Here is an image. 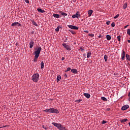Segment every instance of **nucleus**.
<instances>
[{"label":"nucleus","mask_w":130,"mask_h":130,"mask_svg":"<svg viewBox=\"0 0 130 130\" xmlns=\"http://www.w3.org/2000/svg\"><path fill=\"white\" fill-rule=\"evenodd\" d=\"M41 50H42V48H41V47H39L37 49V50L34 52L35 56L34 59V61L35 62H36V61H37V59H38V57H39V54H40Z\"/></svg>","instance_id":"obj_1"},{"label":"nucleus","mask_w":130,"mask_h":130,"mask_svg":"<svg viewBox=\"0 0 130 130\" xmlns=\"http://www.w3.org/2000/svg\"><path fill=\"white\" fill-rule=\"evenodd\" d=\"M45 112H49L50 113H59V112L57 109H54V108H50L48 109H46L44 110Z\"/></svg>","instance_id":"obj_2"},{"label":"nucleus","mask_w":130,"mask_h":130,"mask_svg":"<svg viewBox=\"0 0 130 130\" xmlns=\"http://www.w3.org/2000/svg\"><path fill=\"white\" fill-rule=\"evenodd\" d=\"M32 80L33 82H35V83H37V82H38L39 80V74L38 73H36L34 74L32 76Z\"/></svg>","instance_id":"obj_3"},{"label":"nucleus","mask_w":130,"mask_h":130,"mask_svg":"<svg viewBox=\"0 0 130 130\" xmlns=\"http://www.w3.org/2000/svg\"><path fill=\"white\" fill-rule=\"evenodd\" d=\"M62 46H63V47L64 48H66V49H67V50H68L69 51L72 50V49H71V46L67 44L66 43H63L62 44Z\"/></svg>","instance_id":"obj_4"},{"label":"nucleus","mask_w":130,"mask_h":130,"mask_svg":"<svg viewBox=\"0 0 130 130\" xmlns=\"http://www.w3.org/2000/svg\"><path fill=\"white\" fill-rule=\"evenodd\" d=\"M11 26H12V27H16V26H18V27H19L22 26V24L17 22L12 23Z\"/></svg>","instance_id":"obj_5"},{"label":"nucleus","mask_w":130,"mask_h":130,"mask_svg":"<svg viewBox=\"0 0 130 130\" xmlns=\"http://www.w3.org/2000/svg\"><path fill=\"white\" fill-rule=\"evenodd\" d=\"M68 27L70 28V29H72L73 30H78V29H79V27H78V26H76L72 25H68Z\"/></svg>","instance_id":"obj_6"},{"label":"nucleus","mask_w":130,"mask_h":130,"mask_svg":"<svg viewBox=\"0 0 130 130\" xmlns=\"http://www.w3.org/2000/svg\"><path fill=\"white\" fill-rule=\"evenodd\" d=\"M121 55V59L124 60V58H125V52L124 51V50H122V53Z\"/></svg>","instance_id":"obj_7"},{"label":"nucleus","mask_w":130,"mask_h":130,"mask_svg":"<svg viewBox=\"0 0 130 130\" xmlns=\"http://www.w3.org/2000/svg\"><path fill=\"white\" fill-rule=\"evenodd\" d=\"M129 108V106H128V105H126L122 107L121 110H123V111L126 110V109H127Z\"/></svg>","instance_id":"obj_8"},{"label":"nucleus","mask_w":130,"mask_h":130,"mask_svg":"<svg viewBox=\"0 0 130 130\" xmlns=\"http://www.w3.org/2000/svg\"><path fill=\"white\" fill-rule=\"evenodd\" d=\"M79 17H80V13L79 12H77L76 14L72 15V18H79Z\"/></svg>","instance_id":"obj_9"},{"label":"nucleus","mask_w":130,"mask_h":130,"mask_svg":"<svg viewBox=\"0 0 130 130\" xmlns=\"http://www.w3.org/2000/svg\"><path fill=\"white\" fill-rule=\"evenodd\" d=\"M58 128L59 130H66V127H63V126L62 125H61V124L59 125Z\"/></svg>","instance_id":"obj_10"},{"label":"nucleus","mask_w":130,"mask_h":130,"mask_svg":"<svg viewBox=\"0 0 130 130\" xmlns=\"http://www.w3.org/2000/svg\"><path fill=\"white\" fill-rule=\"evenodd\" d=\"M33 46H34V42L31 41L30 42H29V48H33Z\"/></svg>","instance_id":"obj_11"},{"label":"nucleus","mask_w":130,"mask_h":130,"mask_svg":"<svg viewBox=\"0 0 130 130\" xmlns=\"http://www.w3.org/2000/svg\"><path fill=\"white\" fill-rule=\"evenodd\" d=\"M52 124L53 125H54V126H56V127H57V128H58L59 125H60V124L56 122H52Z\"/></svg>","instance_id":"obj_12"},{"label":"nucleus","mask_w":130,"mask_h":130,"mask_svg":"<svg viewBox=\"0 0 130 130\" xmlns=\"http://www.w3.org/2000/svg\"><path fill=\"white\" fill-rule=\"evenodd\" d=\"M83 95L86 97V98H87V99H89V98L91 97V95H90L89 93H84Z\"/></svg>","instance_id":"obj_13"},{"label":"nucleus","mask_w":130,"mask_h":130,"mask_svg":"<svg viewBox=\"0 0 130 130\" xmlns=\"http://www.w3.org/2000/svg\"><path fill=\"white\" fill-rule=\"evenodd\" d=\"M71 72L73 74H78V70L77 69H72L71 70Z\"/></svg>","instance_id":"obj_14"},{"label":"nucleus","mask_w":130,"mask_h":130,"mask_svg":"<svg viewBox=\"0 0 130 130\" xmlns=\"http://www.w3.org/2000/svg\"><path fill=\"white\" fill-rule=\"evenodd\" d=\"M88 16L91 17L92 16V14H93V11L92 10H90L88 12Z\"/></svg>","instance_id":"obj_15"},{"label":"nucleus","mask_w":130,"mask_h":130,"mask_svg":"<svg viewBox=\"0 0 130 130\" xmlns=\"http://www.w3.org/2000/svg\"><path fill=\"white\" fill-rule=\"evenodd\" d=\"M37 10L39 13H45V11L42 10L41 8H38Z\"/></svg>","instance_id":"obj_16"},{"label":"nucleus","mask_w":130,"mask_h":130,"mask_svg":"<svg viewBox=\"0 0 130 130\" xmlns=\"http://www.w3.org/2000/svg\"><path fill=\"white\" fill-rule=\"evenodd\" d=\"M91 51H88L87 54V58H89V57H91Z\"/></svg>","instance_id":"obj_17"},{"label":"nucleus","mask_w":130,"mask_h":130,"mask_svg":"<svg viewBox=\"0 0 130 130\" xmlns=\"http://www.w3.org/2000/svg\"><path fill=\"white\" fill-rule=\"evenodd\" d=\"M60 13H61L62 16H63V17H66V16H68V14L64 12H63L62 11H60Z\"/></svg>","instance_id":"obj_18"},{"label":"nucleus","mask_w":130,"mask_h":130,"mask_svg":"<svg viewBox=\"0 0 130 130\" xmlns=\"http://www.w3.org/2000/svg\"><path fill=\"white\" fill-rule=\"evenodd\" d=\"M61 79V76H60V75H58L57 76V82H59Z\"/></svg>","instance_id":"obj_19"},{"label":"nucleus","mask_w":130,"mask_h":130,"mask_svg":"<svg viewBox=\"0 0 130 130\" xmlns=\"http://www.w3.org/2000/svg\"><path fill=\"white\" fill-rule=\"evenodd\" d=\"M121 123H123L124 122H126V121H127V119L125 118V119H123L122 120H120Z\"/></svg>","instance_id":"obj_20"},{"label":"nucleus","mask_w":130,"mask_h":130,"mask_svg":"<svg viewBox=\"0 0 130 130\" xmlns=\"http://www.w3.org/2000/svg\"><path fill=\"white\" fill-rule=\"evenodd\" d=\"M123 8L124 10H125V9H126V8H127V3H125L124 4Z\"/></svg>","instance_id":"obj_21"},{"label":"nucleus","mask_w":130,"mask_h":130,"mask_svg":"<svg viewBox=\"0 0 130 130\" xmlns=\"http://www.w3.org/2000/svg\"><path fill=\"white\" fill-rule=\"evenodd\" d=\"M53 17H54V18H57V19H58V18H59V15L57 14H54Z\"/></svg>","instance_id":"obj_22"},{"label":"nucleus","mask_w":130,"mask_h":130,"mask_svg":"<svg viewBox=\"0 0 130 130\" xmlns=\"http://www.w3.org/2000/svg\"><path fill=\"white\" fill-rule=\"evenodd\" d=\"M44 68V62L42 61L41 63V69L42 70Z\"/></svg>","instance_id":"obj_23"},{"label":"nucleus","mask_w":130,"mask_h":130,"mask_svg":"<svg viewBox=\"0 0 130 130\" xmlns=\"http://www.w3.org/2000/svg\"><path fill=\"white\" fill-rule=\"evenodd\" d=\"M31 22L32 23V24H34L35 26H38V24H37V23L35 21H34V20H31Z\"/></svg>","instance_id":"obj_24"},{"label":"nucleus","mask_w":130,"mask_h":130,"mask_svg":"<svg viewBox=\"0 0 130 130\" xmlns=\"http://www.w3.org/2000/svg\"><path fill=\"white\" fill-rule=\"evenodd\" d=\"M106 37H107V40H110L111 39V36H110V35H107L106 36Z\"/></svg>","instance_id":"obj_25"},{"label":"nucleus","mask_w":130,"mask_h":130,"mask_svg":"<svg viewBox=\"0 0 130 130\" xmlns=\"http://www.w3.org/2000/svg\"><path fill=\"white\" fill-rule=\"evenodd\" d=\"M126 58L127 59V60H129V61H130V56H129V55L126 54Z\"/></svg>","instance_id":"obj_26"},{"label":"nucleus","mask_w":130,"mask_h":130,"mask_svg":"<svg viewBox=\"0 0 130 130\" xmlns=\"http://www.w3.org/2000/svg\"><path fill=\"white\" fill-rule=\"evenodd\" d=\"M101 99H102V100H103V101H108L107 99H106V98H105L104 96H102Z\"/></svg>","instance_id":"obj_27"},{"label":"nucleus","mask_w":130,"mask_h":130,"mask_svg":"<svg viewBox=\"0 0 130 130\" xmlns=\"http://www.w3.org/2000/svg\"><path fill=\"white\" fill-rule=\"evenodd\" d=\"M108 59V56H107V55H105L104 59L106 62L107 61Z\"/></svg>","instance_id":"obj_28"},{"label":"nucleus","mask_w":130,"mask_h":130,"mask_svg":"<svg viewBox=\"0 0 130 130\" xmlns=\"http://www.w3.org/2000/svg\"><path fill=\"white\" fill-rule=\"evenodd\" d=\"M42 128H44V129H45V130L48 129V127H47L44 126V125H42Z\"/></svg>","instance_id":"obj_29"},{"label":"nucleus","mask_w":130,"mask_h":130,"mask_svg":"<svg viewBox=\"0 0 130 130\" xmlns=\"http://www.w3.org/2000/svg\"><path fill=\"white\" fill-rule=\"evenodd\" d=\"M59 28H60V26H58L56 29H55V31L56 32H58L59 31Z\"/></svg>","instance_id":"obj_30"},{"label":"nucleus","mask_w":130,"mask_h":130,"mask_svg":"<svg viewBox=\"0 0 130 130\" xmlns=\"http://www.w3.org/2000/svg\"><path fill=\"white\" fill-rule=\"evenodd\" d=\"M119 17V14H117L114 17V19H117Z\"/></svg>","instance_id":"obj_31"},{"label":"nucleus","mask_w":130,"mask_h":130,"mask_svg":"<svg viewBox=\"0 0 130 130\" xmlns=\"http://www.w3.org/2000/svg\"><path fill=\"white\" fill-rule=\"evenodd\" d=\"M88 36H90V37H94V34H89Z\"/></svg>","instance_id":"obj_32"},{"label":"nucleus","mask_w":130,"mask_h":130,"mask_svg":"<svg viewBox=\"0 0 130 130\" xmlns=\"http://www.w3.org/2000/svg\"><path fill=\"white\" fill-rule=\"evenodd\" d=\"M82 101V100H77L76 101V102H77V103H80V102H81Z\"/></svg>","instance_id":"obj_33"},{"label":"nucleus","mask_w":130,"mask_h":130,"mask_svg":"<svg viewBox=\"0 0 130 130\" xmlns=\"http://www.w3.org/2000/svg\"><path fill=\"white\" fill-rule=\"evenodd\" d=\"M115 23L114 22H112V23L111 24V27H115Z\"/></svg>","instance_id":"obj_34"},{"label":"nucleus","mask_w":130,"mask_h":130,"mask_svg":"<svg viewBox=\"0 0 130 130\" xmlns=\"http://www.w3.org/2000/svg\"><path fill=\"white\" fill-rule=\"evenodd\" d=\"M71 70H72V69H71V68L69 67L67 68V72H70V71H71Z\"/></svg>","instance_id":"obj_35"},{"label":"nucleus","mask_w":130,"mask_h":130,"mask_svg":"<svg viewBox=\"0 0 130 130\" xmlns=\"http://www.w3.org/2000/svg\"><path fill=\"white\" fill-rule=\"evenodd\" d=\"M106 122H107L106 121H105V120H103L102 123V124H105V123H106Z\"/></svg>","instance_id":"obj_36"},{"label":"nucleus","mask_w":130,"mask_h":130,"mask_svg":"<svg viewBox=\"0 0 130 130\" xmlns=\"http://www.w3.org/2000/svg\"><path fill=\"white\" fill-rule=\"evenodd\" d=\"M117 39L118 41H120V36H118L117 37Z\"/></svg>","instance_id":"obj_37"},{"label":"nucleus","mask_w":130,"mask_h":130,"mask_svg":"<svg viewBox=\"0 0 130 130\" xmlns=\"http://www.w3.org/2000/svg\"><path fill=\"white\" fill-rule=\"evenodd\" d=\"M64 78H68V75H67L66 73H64Z\"/></svg>","instance_id":"obj_38"},{"label":"nucleus","mask_w":130,"mask_h":130,"mask_svg":"<svg viewBox=\"0 0 130 130\" xmlns=\"http://www.w3.org/2000/svg\"><path fill=\"white\" fill-rule=\"evenodd\" d=\"M106 24H107V25H109V24H110V21H107L106 22Z\"/></svg>","instance_id":"obj_39"},{"label":"nucleus","mask_w":130,"mask_h":130,"mask_svg":"<svg viewBox=\"0 0 130 130\" xmlns=\"http://www.w3.org/2000/svg\"><path fill=\"white\" fill-rule=\"evenodd\" d=\"M26 4H29V0H24Z\"/></svg>","instance_id":"obj_40"},{"label":"nucleus","mask_w":130,"mask_h":130,"mask_svg":"<svg viewBox=\"0 0 130 130\" xmlns=\"http://www.w3.org/2000/svg\"><path fill=\"white\" fill-rule=\"evenodd\" d=\"M127 33H130V29H127Z\"/></svg>","instance_id":"obj_41"},{"label":"nucleus","mask_w":130,"mask_h":130,"mask_svg":"<svg viewBox=\"0 0 130 130\" xmlns=\"http://www.w3.org/2000/svg\"><path fill=\"white\" fill-rule=\"evenodd\" d=\"M80 49H81V51H84V49L83 48H81Z\"/></svg>","instance_id":"obj_42"},{"label":"nucleus","mask_w":130,"mask_h":130,"mask_svg":"<svg viewBox=\"0 0 130 130\" xmlns=\"http://www.w3.org/2000/svg\"><path fill=\"white\" fill-rule=\"evenodd\" d=\"M61 60H64V57H62Z\"/></svg>","instance_id":"obj_43"},{"label":"nucleus","mask_w":130,"mask_h":130,"mask_svg":"<svg viewBox=\"0 0 130 130\" xmlns=\"http://www.w3.org/2000/svg\"><path fill=\"white\" fill-rule=\"evenodd\" d=\"M107 111H110V108H107Z\"/></svg>","instance_id":"obj_44"},{"label":"nucleus","mask_w":130,"mask_h":130,"mask_svg":"<svg viewBox=\"0 0 130 130\" xmlns=\"http://www.w3.org/2000/svg\"><path fill=\"white\" fill-rule=\"evenodd\" d=\"M128 26V25H126V26H124V28H127Z\"/></svg>","instance_id":"obj_45"},{"label":"nucleus","mask_w":130,"mask_h":130,"mask_svg":"<svg viewBox=\"0 0 130 130\" xmlns=\"http://www.w3.org/2000/svg\"><path fill=\"white\" fill-rule=\"evenodd\" d=\"M84 32H85L86 33H88V30H84Z\"/></svg>","instance_id":"obj_46"},{"label":"nucleus","mask_w":130,"mask_h":130,"mask_svg":"<svg viewBox=\"0 0 130 130\" xmlns=\"http://www.w3.org/2000/svg\"><path fill=\"white\" fill-rule=\"evenodd\" d=\"M102 37V36H101V35H100L99 36V38H101Z\"/></svg>","instance_id":"obj_47"},{"label":"nucleus","mask_w":130,"mask_h":130,"mask_svg":"<svg viewBox=\"0 0 130 130\" xmlns=\"http://www.w3.org/2000/svg\"><path fill=\"white\" fill-rule=\"evenodd\" d=\"M127 42H128V43H130V40H127Z\"/></svg>","instance_id":"obj_48"},{"label":"nucleus","mask_w":130,"mask_h":130,"mask_svg":"<svg viewBox=\"0 0 130 130\" xmlns=\"http://www.w3.org/2000/svg\"><path fill=\"white\" fill-rule=\"evenodd\" d=\"M83 56H86V54H84Z\"/></svg>","instance_id":"obj_49"},{"label":"nucleus","mask_w":130,"mask_h":130,"mask_svg":"<svg viewBox=\"0 0 130 130\" xmlns=\"http://www.w3.org/2000/svg\"><path fill=\"white\" fill-rule=\"evenodd\" d=\"M67 72H68V71H67V70L65 71V73H67Z\"/></svg>","instance_id":"obj_50"},{"label":"nucleus","mask_w":130,"mask_h":130,"mask_svg":"<svg viewBox=\"0 0 130 130\" xmlns=\"http://www.w3.org/2000/svg\"><path fill=\"white\" fill-rule=\"evenodd\" d=\"M128 124H129V126H130V122L128 123Z\"/></svg>","instance_id":"obj_51"},{"label":"nucleus","mask_w":130,"mask_h":130,"mask_svg":"<svg viewBox=\"0 0 130 130\" xmlns=\"http://www.w3.org/2000/svg\"><path fill=\"white\" fill-rule=\"evenodd\" d=\"M128 35H129V36H130V33H128Z\"/></svg>","instance_id":"obj_52"},{"label":"nucleus","mask_w":130,"mask_h":130,"mask_svg":"<svg viewBox=\"0 0 130 130\" xmlns=\"http://www.w3.org/2000/svg\"><path fill=\"white\" fill-rule=\"evenodd\" d=\"M71 32H72L73 33V31H70Z\"/></svg>","instance_id":"obj_53"},{"label":"nucleus","mask_w":130,"mask_h":130,"mask_svg":"<svg viewBox=\"0 0 130 130\" xmlns=\"http://www.w3.org/2000/svg\"><path fill=\"white\" fill-rule=\"evenodd\" d=\"M73 34H75V33H73Z\"/></svg>","instance_id":"obj_54"}]
</instances>
